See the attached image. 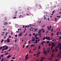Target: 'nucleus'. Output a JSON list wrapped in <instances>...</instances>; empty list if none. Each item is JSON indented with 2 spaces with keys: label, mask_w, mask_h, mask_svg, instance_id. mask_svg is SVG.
Segmentation results:
<instances>
[{
  "label": "nucleus",
  "mask_w": 61,
  "mask_h": 61,
  "mask_svg": "<svg viewBox=\"0 0 61 61\" xmlns=\"http://www.w3.org/2000/svg\"><path fill=\"white\" fill-rule=\"evenodd\" d=\"M7 43H10V39H7Z\"/></svg>",
  "instance_id": "5"
},
{
  "label": "nucleus",
  "mask_w": 61,
  "mask_h": 61,
  "mask_svg": "<svg viewBox=\"0 0 61 61\" xmlns=\"http://www.w3.org/2000/svg\"><path fill=\"white\" fill-rule=\"evenodd\" d=\"M47 44H48V43H49V41H47Z\"/></svg>",
  "instance_id": "39"
},
{
  "label": "nucleus",
  "mask_w": 61,
  "mask_h": 61,
  "mask_svg": "<svg viewBox=\"0 0 61 61\" xmlns=\"http://www.w3.org/2000/svg\"><path fill=\"white\" fill-rule=\"evenodd\" d=\"M51 35L52 36H53L54 35V33H51Z\"/></svg>",
  "instance_id": "18"
},
{
  "label": "nucleus",
  "mask_w": 61,
  "mask_h": 61,
  "mask_svg": "<svg viewBox=\"0 0 61 61\" xmlns=\"http://www.w3.org/2000/svg\"><path fill=\"white\" fill-rule=\"evenodd\" d=\"M11 35H13V32H11Z\"/></svg>",
  "instance_id": "47"
},
{
  "label": "nucleus",
  "mask_w": 61,
  "mask_h": 61,
  "mask_svg": "<svg viewBox=\"0 0 61 61\" xmlns=\"http://www.w3.org/2000/svg\"><path fill=\"white\" fill-rule=\"evenodd\" d=\"M34 46V45L32 44L30 46L31 47H33V46Z\"/></svg>",
  "instance_id": "15"
},
{
  "label": "nucleus",
  "mask_w": 61,
  "mask_h": 61,
  "mask_svg": "<svg viewBox=\"0 0 61 61\" xmlns=\"http://www.w3.org/2000/svg\"><path fill=\"white\" fill-rule=\"evenodd\" d=\"M54 44V42L52 43L51 45V46H53V44Z\"/></svg>",
  "instance_id": "12"
},
{
  "label": "nucleus",
  "mask_w": 61,
  "mask_h": 61,
  "mask_svg": "<svg viewBox=\"0 0 61 61\" xmlns=\"http://www.w3.org/2000/svg\"><path fill=\"white\" fill-rule=\"evenodd\" d=\"M30 42H31V41L30 40L28 42L30 44H31V43H30Z\"/></svg>",
  "instance_id": "28"
},
{
  "label": "nucleus",
  "mask_w": 61,
  "mask_h": 61,
  "mask_svg": "<svg viewBox=\"0 0 61 61\" xmlns=\"http://www.w3.org/2000/svg\"><path fill=\"white\" fill-rule=\"evenodd\" d=\"M28 54H27L25 56V58H26V57H27V56H28Z\"/></svg>",
  "instance_id": "14"
},
{
  "label": "nucleus",
  "mask_w": 61,
  "mask_h": 61,
  "mask_svg": "<svg viewBox=\"0 0 61 61\" xmlns=\"http://www.w3.org/2000/svg\"><path fill=\"white\" fill-rule=\"evenodd\" d=\"M60 43H59L58 44V47H59L60 46Z\"/></svg>",
  "instance_id": "26"
},
{
  "label": "nucleus",
  "mask_w": 61,
  "mask_h": 61,
  "mask_svg": "<svg viewBox=\"0 0 61 61\" xmlns=\"http://www.w3.org/2000/svg\"><path fill=\"white\" fill-rule=\"evenodd\" d=\"M5 50V48L2 49V51H3L4 50Z\"/></svg>",
  "instance_id": "45"
},
{
  "label": "nucleus",
  "mask_w": 61,
  "mask_h": 61,
  "mask_svg": "<svg viewBox=\"0 0 61 61\" xmlns=\"http://www.w3.org/2000/svg\"><path fill=\"white\" fill-rule=\"evenodd\" d=\"M16 18V17H13V19H15Z\"/></svg>",
  "instance_id": "42"
},
{
  "label": "nucleus",
  "mask_w": 61,
  "mask_h": 61,
  "mask_svg": "<svg viewBox=\"0 0 61 61\" xmlns=\"http://www.w3.org/2000/svg\"><path fill=\"white\" fill-rule=\"evenodd\" d=\"M45 39H46V38L45 37H43V40H45Z\"/></svg>",
  "instance_id": "33"
},
{
  "label": "nucleus",
  "mask_w": 61,
  "mask_h": 61,
  "mask_svg": "<svg viewBox=\"0 0 61 61\" xmlns=\"http://www.w3.org/2000/svg\"><path fill=\"white\" fill-rule=\"evenodd\" d=\"M44 43H45V41H43V42H42L41 43V44H44Z\"/></svg>",
  "instance_id": "29"
},
{
  "label": "nucleus",
  "mask_w": 61,
  "mask_h": 61,
  "mask_svg": "<svg viewBox=\"0 0 61 61\" xmlns=\"http://www.w3.org/2000/svg\"><path fill=\"white\" fill-rule=\"evenodd\" d=\"M17 11H15V13L16 14H17Z\"/></svg>",
  "instance_id": "53"
},
{
  "label": "nucleus",
  "mask_w": 61,
  "mask_h": 61,
  "mask_svg": "<svg viewBox=\"0 0 61 61\" xmlns=\"http://www.w3.org/2000/svg\"><path fill=\"white\" fill-rule=\"evenodd\" d=\"M42 30H43L42 29H40L38 32V33H40L42 32Z\"/></svg>",
  "instance_id": "4"
},
{
  "label": "nucleus",
  "mask_w": 61,
  "mask_h": 61,
  "mask_svg": "<svg viewBox=\"0 0 61 61\" xmlns=\"http://www.w3.org/2000/svg\"><path fill=\"white\" fill-rule=\"evenodd\" d=\"M52 46H55V44H54Z\"/></svg>",
  "instance_id": "37"
},
{
  "label": "nucleus",
  "mask_w": 61,
  "mask_h": 61,
  "mask_svg": "<svg viewBox=\"0 0 61 61\" xmlns=\"http://www.w3.org/2000/svg\"><path fill=\"white\" fill-rule=\"evenodd\" d=\"M4 25H8V23L6 22H5L4 23Z\"/></svg>",
  "instance_id": "3"
},
{
  "label": "nucleus",
  "mask_w": 61,
  "mask_h": 61,
  "mask_svg": "<svg viewBox=\"0 0 61 61\" xmlns=\"http://www.w3.org/2000/svg\"><path fill=\"white\" fill-rule=\"evenodd\" d=\"M12 59H15V57H13L12 58Z\"/></svg>",
  "instance_id": "51"
},
{
  "label": "nucleus",
  "mask_w": 61,
  "mask_h": 61,
  "mask_svg": "<svg viewBox=\"0 0 61 61\" xmlns=\"http://www.w3.org/2000/svg\"><path fill=\"white\" fill-rule=\"evenodd\" d=\"M4 19H5V20H7V19L6 18V17H5Z\"/></svg>",
  "instance_id": "23"
},
{
  "label": "nucleus",
  "mask_w": 61,
  "mask_h": 61,
  "mask_svg": "<svg viewBox=\"0 0 61 61\" xmlns=\"http://www.w3.org/2000/svg\"><path fill=\"white\" fill-rule=\"evenodd\" d=\"M29 46V45H28L27 46H26V48H28V46Z\"/></svg>",
  "instance_id": "41"
},
{
  "label": "nucleus",
  "mask_w": 61,
  "mask_h": 61,
  "mask_svg": "<svg viewBox=\"0 0 61 61\" xmlns=\"http://www.w3.org/2000/svg\"><path fill=\"white\" fill-rule=\"evenodd\" d=\"M39 39V38H38V37H35V39Z\"/></svg>",
  "instance_id": "20"
},
{
  "label": "nucleus",
  "mask_w": 61,
  "mask_h": 61,
  "mask_svg": "<svg viewBox=\"0 0 61 61\" xmlns=\"http://www.w3.org/2000/svg\"><path fill=\"white\" fill-rule=\"evenodd\" d=\"M57 17H58L59 18H60V16H57Z\"/></svg>",
  "instance_id": "35"
},
{
  "label": "nucleus",
  "mask_w": 61,
  "mask_h": 61,
  "mask_svg": "<svg viewBox=\"0 0 61 61\" xmlns=\"http://www.w3.org/2000/svg\"><path fill=\"white\" fill-rule=\"evenodd\" d=\"M3 48V47L1 46L0 47V51L1 50V49Z\"/></svg>",
  "instance_id": "22"
},
{
  "label": "nucleus",
  "mask_w": 61,
  "mask_h": 61,
  "mask_svg": "<svg viewBox=\"0 0 61 61\" xmlns=\"http://www.w3.org/2000/svg\"><path fill=\"white\" fill-rule=\"evenodd\" d=\"M45 39H46L47 40H48L47 37H46Z\"/></svg>",
  "instance_id": "31"
},
{
  "label": "nucleus",
  "mask_w": 61,
  "mask_h": 61,
  "mask_svg": "<svg viewBox=\"0 0 61 61\" xmlns=\"http://www.w3.org/2000/svg\"><path fill=\"white\" fill-rule=\"evenodd\" d=\"M3 41H4V40H2L1 41V43H2L3 42Z\"/></svg>",
  "instance_id": "19"
},
{
  "label": "nucleus",
  "mask_w": 61,
  "mask_h": 61,
  "mask_svg": "<svg viewBox=\"0 0 61 61\" xmlns=\"http://www.w3.org/2000/svg\"><path fill=\"white\" fill-rule=\"evenodd\" d=\"M22 36V34L21 33H20L19 35H18V36Z\"/></svg>",
  "instance_id": "11"
},
{
  "label": "nucleus",
  "mask_w": 61,
  "mask_h": 61,
  "mask_svg": "<svg viewBox=\"0 0 61 61\" xmlns=\"http://www.w3.org/2000/svg\"><path fill=\"white\" fill-rule=\"evenodd\" d=\"M58 35H59V32H57V36H58Z\"/></svg>",
  "instance_id": "25"
},
{
  "label": "nucleus",
  "mask_w": 61,
  "mask_h": 61,
  "mask_svg": "<svg viewBox=\"0 0 61 61\" xmlns=\"http://www.w3.org/2000/svg\"><path fill=\"white\" fill-rule=\"evenodd\" d=\"M55 51L56 52H57V49H56V48H55Z\"/></svg>",
  "instance_id": "16"
},
{
  "label": "nucleus",
  "mask_w": 61,
  "mask_h": 61,
  "mask_svg": "<svg viewBox=\"0 0 61 61\" xmlns=\"http://www.w3.org/2000/svg\"><path fill=\"white\" fill-rule=\"evenodd\" d=\"M43 31H42V33H44L45 32V30H43Z\"/></svg>",
  "instance_id": "38"
},
{
  "label": "nucleus",
  "mask_w": 61,
  "mask_h": 61,
  "mask_svg": "<svg viewBox=\"0 0 61 61\" xmlns=\"http://www.w3.org/2000/svg\"><path fill=\"white\" fill-rule=\"evenodd\" d=\"M53 31V29H52L51 30V32H52Z\"/></svg>",
  "instance_id": "55"
},
{
  "label": "nucleus",
  "mask_w": 61,
  "mask_h": 61,
  "mask_svg": "<svg viewBox=\"0 0 61 61\" xmlns=\"http://www.w3.org/2000/svg\"><path fill=\"white\" fill-rule=\"evenodd\" d=\"M25 33V30H24V32H23V33Z\"/></svg>",
  "instance_id": "63"
},
{
  "label": "nucleus",
  "mask_w": 61,
  "mask_h": 61,
  "mask_svg": "<svg viewBox=\"0 0 61 61\" xmlns=\"http://www.w3.org/2000/svg\"><path fill=\"white\" fill-rule=\"evenodd\" d=\"M32 42H33V41H35V38L33 37H32V40H31Z\"/></svg>",
  "instance_id": "1"
},
{
  "label": "nucleus",
  "mask_w": 61,
  "mask_h": 61,
  "mask_svg": "<svg viewBox=\"0 0 61 61\" xmlns=\"http://www.w3.org/2000/svg\"><path fill=\"white\" fill-rule=\"evenodd\" d=\"M55 10L53 11L52 12L53 14H54V13H55Z\"/></svg>",
  "instance_id": "21"
},
{
  "label": "nucleus",
  "mask_w": 61,
  "mask_h": 61,
  "mask_svg": "<svg viewBox=\"0 0 61 61\" xmlns=\"http://www.w3.org/2000/svg\"><path fill=\"white\" fill-rule=\"evenodd\" d=\"M53 47H51V49H53Z\"/></svg>",
  "instance_id": "49"
},
{
  "label": "nucleus",
  "mask_w": 61,
  "mask_h": 61,
  "mask_svg": "<svg viewBox=\"0 0 61 61\" xmlns=\"http://www.w3.org/2000/svg\"><path fill=\"white\" fill-rule=\"evenodd\" d=\"M61 39V36H60L59 38V39Z\"/></svg>",
  "instance_id": "34"
},
{
  "label": "nucleus",
  "mask_w": 61,
  "mask_h": 61,
  "mask_svg": "<svg viewBox=\"0 0 61 61\" xmlns=\"http://www.w3.org/2000/svg\"><path fill=\"white\" fill-rule=\"evenodd\" d=\"M41 59H42L41 60V61H43L44 59H46V58L44 57H42L41 58Z\"/></svg>",
  "instance_id": "2"
},
{
  "label": "nucleus",
  "mask_w": 61,
  "mask_h": 61,
  "mask_svg": "<svg viewBox=\"0 0 61 61\" xmlns=\"http://www.w3.org/2000/svg\"><path fill=\"white\" fill-rule=\"evenodd\" d=\"M35 31H36L37 30V29H35Z\"/></svg>",
  "instance_id": "61"
},
{
  "label": "nucleus",
  "mask_w": 61,
  "mask_h": 61,
  "mask_svg": "<svg viewBox=\"0 0 61 61\" xmlns=\"http://www.w3.org/2000/svg\"><path fill=\"white\" fill-rule=\"evenodd\" d=\"M27 25H26L25 27V28H26V27H27Z\"/></svg>",
  "instance_id": "50"
},
{
  "label": "nucleus",
  "mask_w": 61,
  "mask_h": 61,
  "mask_svg": "<svg viewBox=\"0 0 61 61\" xmlns=\"http://www.w3.org/2000/svg\"><path fill=\"white\" fill-rule=\"evenodd\" d=\"M49 46H51V44H49Z\"/></svg>",
  "instance_id": "58"
},
{
  "label": "nucleus",
  "mask_w": 61,
  "mask_h": 61,
  "mask_svg": "<svg viewBox=\"0 0 61 61\" xmlns=\"http://www.w3.org/2000/svg\"><path fill=\"white\" fill-rule=\"evenodd\" d=\"M44 19H46V17H44Z\"/></svg>",
  "instance_id": "56"
},
{
  "label": "nucleus",
  "mask_w": 61,
  "mask_h": 61,
  "mask_svg": "<svg viewBox=\"0 0 61 61\" xmlns=\"http://www.w3.org/2000/svg\"><path fill=\"white\" fill-rule=\"evenodd\" d=\"M25 47V46L24 45H23V48H24V47Z\"/></svg>",
  "instance_id": "36"
},
{
  "label": "nucleus",
  "mask_w": 61,
  "mask_h": 61,
  "mask_svg": "<svg viewBox=\"0 0 61 61\" xmlns=\"http://www.w3.org/2000/svg\"><path fill=\"white\" fill-rule=\"evenodd\" d=\"M41 48V46H39L38 47V49H40V48Z\"/></svg>",
  "instance_id": "17"
},
{
  "label": "nucleus",
  "mask_w": 61,
  "mask_h": 61,
  "mask_svg": "<svg viewBox=\"0 0 61 61\" xmlns=\"http://www.w3.org/2000/svg\"><path fill=\"white\" fill-rule=\"evenodd\" d=\"M8 54V52H7L5 54V55H7Z\"/></svg>",
  "instance_id": "27"
},
{
  "label": "nucleus",
  "mask_w": 61,
  "mask_h": 61,
  "mask_svg": "<svg viewBox=\"0 0 61 61\" xmlns=\"http://www.w3.org/2000/svg\"><path fill=\"white\" fill-rule=\"evenodd\" d=\"M22 15H20V16L18 17L19 18H21V16Z\"/></svg>",
  "instance_id": "43"
},
{
  "label": "nucleus",
  "mask_w": 61,
  "mask_h": 61,
  "mask_svg": "<svg viewBox=\"0 0 61 61\" xmlns=\"http://www.w3.org/2000/svg\"><path fill=\"white\" fill-rule=\"evenodd\" d=\"M5 46H4L3 47V48H5Z\"/></svg>",
  "instance_id": "54"
},
{
  "label": "nucleus",
  "mask_w": 61,
  "mask_h": 61,
  "mask_svg": "<svg viewBox=\"0 0 61 61\" xmlns=\"http://www.w3.org/2000/svg\"><path fill=\"white\" fill-rule=\"evenodd\" d=\"M5 43H6V41H7V40H5Z\"/></svg>",
  "instance_id": "46"
},
{
  "label": "nucleus",
  "mask_w": 61,
  "mask_h": 61,
  "mask_svg": "<svg viewBox=\"0 0 61 61\" xmlns=\"http://www.w3.org/2000/svg\"><path fill=\"white\" fill-rule=\"evenodd\" d=\"M36 44H37V43H38V41H37V40H36Z\"/></svg>",
  "instance_id": "10"
},
{
  "label": "nucleus",
  "mask_w": 61,
  "mask_h": 61,
  "mask_svg": "<svg viewBox=\"0 0 61 61\" xmlns=\"http://www.w3.org/2000/svg\"><path fill=\"white\" fill-rule=\"evenodd\" d=\"M5 50H7V49H8V46H6L5 48Z\"/></svg>",
  "instance_id": "8"
},
{
  "label": "nucleus",
  "mask_w": 61,
  "mask_h": 61,
  "mask_svg": "<svg viewBox=\"0 0 61 61\" xmlns=\"http://www.w3.org/2000/svg\"><path fill=\"white\" fill-rule=\"evenodd\" d=\"M29 25H27V28H29Z\"/></svg>",
  "instance_id": "62"
},
{
  "label": "nucleus",
  "mask_w": 61,
  "mask_h": 61,
  "mask_svg": "<svg viewBox=\"0 0 61 61\" xmlns=\"http://www.w3.org/2000/svg\"><path fill=\"white\" fill-rule=\"evenodd\" d=\"M59 49H61V47H59Z\"/></svg>",
  "instance_id": "64"
},
{
  "label": "nucleus",
  "mask_w": 61,
  "mask_h": 61,
  "mask_svg": "<svg viewBox=\"0 0 61 61\" xmlns=\"http://www.w3.org/2000/svg\"><path fill=\"white\" fill-rule=\"evenodd\" d=\"M55 21H56L57 20V18H55Z\"/></svg>",
  "instance_id": "48"
},
{
  "label": "nucleus",
  "mask_w": 61,
  "mask_h": 61,
  "mask_svg": "<svg viewBox=\"0 0 61 61\" xmlns=\"http://www.w3.org/2000/svg\"><path fill=\"white\" fill-rule=\"evenodd\" d=\"M36 35V34L35 33L33 34V35Z\"/></svg>",
  "instance_id": "57"
},
{
  "label": "nucleus",
  "mask_w": 61,
  "mask_h": 61,
  "mask_svg": "<svg viewBox=\"0 0 61 61\" xmlns=\"http://www.w3.org/2000/svg\"><path fill=\"white\" fill-rule=\"evenodd\" d=\"M54 53L53 54H52L51 55V57L52 58L53 57V56H54Z\"/></svg>",
  "instance_id": "9"
},
{
  "label": "nucleus",
  "mask_w": 61,
  "mask_h": 61,
  "mask_svg": "<svg viewBox=\"0 0 61 61\" xmlns=\"http://www.w3.org/2000/svg\"><path fill=\"white\" fill-rule=\"evenodd\" d=\"M15 36L16 37H17V34L16 35H15Z\"/></svg>",
  "instance_id": "30"
},
{
  "label": "nucleus",
  "mask_w": 61,
  "mask_h": 61,
  "mask_svg": "<svg viewBox=\"0 0 61 61\" xmlns=\"http://www.w3.org/2000/svg\"><path fill=\"white\" fill-rule=\"evenodd\" d=\"M50 37H48V39H50Z\"/></svg>",
  "instance_id": "52"
},
{
  "label": "nucleus",
  "mask_w": 61,
  "mask_h": 61,
  "mask_svg": "<svg viewBox=\"0 0 61 61\" xmlns=\"http://www.w3.org/2000/svg\"><path fill=\"white\" fill-rule=\"evenodd\" d=\"M3 60H4V59H2L1 61H3Z\"/></svg>",
  "instance_id": "60"
},
{
  "label": "nucleus",
  "mask_w": 61,
  "mask_h": 61,
  "mask_svg": "<svg viewBox=\"0 0 61 61\" xmlns=\"http://www.w3.org/2000/svg\"><path fill=\"white\" fill-rule=\"evenodd\" d=\"M3 56H4V55H1V57H3Z\"/></svg>",
  "instance_id": "40"
},
{
  "label": "nucleus",
  "mask_w": 61,
  "mask_h": 61,
  "mask_svg": "<svg viewBox=\"0 0 61 61\" xmlns=\"http://www.w3.org/2000/svg\"><path fill=\"white\" fill-rule=\"evenodd\" d=\"M46 51L44 50V54H47V52H46Z\"/></svg>",
  "instance_id": "6"
},
{
  "label": "nucleus",
  "mask_w": 61,
  "mask_h": 61,
  "mask_svg": "<svg viewBox=\"0 0 61 61\" xmlns=\"http://www.w3.org/2000/svg\"><path fill=\"white\" fill-rule=\"evenodd\" d=\"M48 30H51V29L49 28H48Z\"/></svg>",
  "instance_id": "44"
},
{
  "label": "nucleus",
  "mask_w": 61,
  "mask_h": 61,
  "mask_svg": "<svg viewBox=\"0 0 61 61\" xmlns=\"http://www.w3.org/2000/svg\"><path fill=\"white\" fill-rule=\"evenodd\" d=\"M46 26V25H44L43 26H42V27H44Z\"/></svg>",
  "instance_id": "32"
},
{
  "label": "nucleus",
  "mask_w": 61,
  "mask_h": 61,
  "mask_svg": "<svg viewBox=\"0 0 61 61\" xmlns=\"http://www.w3.org/2000/svg\"><path fill=\"white\" fill-rule=\"evenodd\" d=\"M10 57H11V56L10 55H8L7 57V58H10Z\"/></svg>",
  "instance_id": "7"
},
{
  "label": "nucleus",
  "mask_w": 61,
  "mask_h": 61,
  "mask_svg": "<svg viewBox=\"0 0 61 61\" xmlns=\"http://www.w3.org/2000/svg\"><path fill=\"white\" fill-rule=\"evenodd\" d=\"M8 33L7 32H6V34H5V36H7V34Z\"/></svg>",
  "instance_id": "24"
},
{
  "label": "nucleus",
  "mask_w": 61,
  "mask_h": 61,
  "mask_svg": "<svg viewBox=\"0 0 61 61\" xmlns=\"http://www.w3.org/2000/svg\"><path fill=\"white\" fill-rule=\"evenodd\" d=\"M39 34H38V36H40L41 35V33H38Z\"/></svg>",
  "instance_id": "13"
},
{
  "label": "nucleus",
  "mask_w": 61,
  "mask_h": 61,
  "mask_svg": "<svg viewBox=\"0 0 61 61\" xmlns=\"http://www.w3.org/2000/svg\"><path fill=\"white\" fill-rule=\"evenodd\" d=\"M29 36H31V34H29Z\"/></svg>",
  "instance_id": "59"
}]
</instances>
